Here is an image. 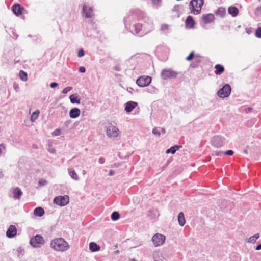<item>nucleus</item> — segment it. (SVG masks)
I'll list each match as a JSON object with an SVG mask.
<instances>
[{"mask_svg":"<svg viewBox=\"0 0 261 261\" xmlns=\"http://www.w3.org/2000/svg\"><path fill=\"white\" fill-rule=\"evenodd\" d=\"M50 247L55 251L63 252L67 250L70 246L64 239L61 238L53 240L50 243Z\"/></svg>","mask_w":261,"mask_h":261,"instance_id":"1","label":"nucleus"},{"mask_svg":"<svg viewBox=\"0 0 261 261\" xmlns=\"http://www.w3.org/2000/svg\"><path fill=\"white\" fill-rule=\"evenodd\" d=\"M203 4V0H192L190 3V6H191L190 8L191 12L194 14L197 15L199 14Z\"/></svg>","mask_w":261,"mask_h":261,"instance_id":"2","label":"nucleus"},{"mask_svg":"<svg viewBox=\"0 0 261 261\" xmlns=\"http://www.w3.org/2000/svg\"><path fill=\"white\" fill-rule=\"evenodd\" d=\"M44 243V239L40 235H36L30 240V244L34 247H40Z\"/></svg>","mask_w":261,"mask_h":261,"instance_id":"3","label":"nucleus"},{"mask_svg":"<svg viewBox=\"0 0 261 261\" xmlns=\"http://www.w3.org/2000/svg\"><path fill=\"white\" fill-rule=\"evenodd\" d=\"M151 78L149 76H142L136 81L137 84L140 87H146L150 84Z\"/></svg>","mask_w":261,"mask_h":261,"instance_id":"4","label":"nucleus"},{"mask_svg":"<svg viewBox=\"0 0 261 261\" xmlns=\"http://www.w3.org/2000/svg\"><path fill=\"white\" fill-rule=\"evenodd\" d=\"M106 133L110 138H116L119 135L120 131L116 126L110 125L107 128Z\"/></svg>","mask_w":261,"mask_h":261,"instance_id":"5","label":"nucleus"},{"mask_svg":"<svg viewBox=\"0 0 261 261\" xmlns=\"http://www.w3.org/2000/svg\"><path fill=\"white\" fill-rule=\"evenodd\" d=\"M165 240V236L160 233H156L153 236L152 238V242L155 247H158L163 244Z\"/></svg>","mask_w":261,"mask_h":261,"instance_id":"6","label":"nucleus"},{"mask_svg":"<svg viewBox=\"0 0 261 261\" xmlns=\"http://www.w3.org/2000/svg\"><path fill=\"white\" fill-rule=\"evenodd\" d=\"M177 73L171 69H164L161 72V76L164 80L175 78L177 76Z\"/></svg>","mask_w":261,"mask_h":261,"instance_id":"7","label":"nucleus"},{"mask_svg":"<svg viewBox=\"0 0 261 261\" xmlns=\"http://www.w3.org/2000/svg\"><path fill=\"white\" fill-rule=\"evenodd\" d=\"M230 86L228 84H226L218 91V95L221 98L227 97L230 94Z\"/></svg>","mask_w":261,"mask_h":261,"instance_id":"8","label":"nucleus"},{"mask_svg":"<svg viewBox=\"0 0 261 261\" xmlns=\"http://www.w3.org/2000/svg\"><path fill=\"white\" fill-rule=\"evenodd\" d=\"M54 202L56 204L60 206H64L69 202V198L68 196H59L56 197L54 199Z\"/></svg>","mask_w":261,"mask_h":261,"instance_id":"9","label":"nucleus"},{"mask_svg":"<svg viewBox=\"0 0 261 261\" xmlns=\"http://www.w3.org/2000/svg\"><path fill=\"white\" fill-rule=\"evenodd\" d=\"M215 19L214 15L211 13L203 14L201 17L202 21L205 24L213 22Z\"/></svg>","mask_w":261,"mask_h":261,"instance_id":"10","label":"nucleus"},{"mask_svg":"<svg viewBox=\"0 0 261 261\" xmlns=\"http://www.w3.org/2000/svg\"><path fill=\"white\" fill-rule=\"evenodd\" d=\"M12 9L14 13L17 16L22 14L25 11V9L18 4L14 5Z\"/></svg>","mask_w":261,"mask_h":261,"instance_id":"11","label":"nucleus"},{"mask_svg":"<svg viewBox=\"0 0 261 261\" xmlns=\"http://www.w3.org/2000/svg\"><path fill=\"white\" fill-rule=\"evenodd\" d=\"M17 234V228L16 227L13 225H11L9 226L8 229L6 232V236L8 238H13L15 237Z\"/></svg>","mask_w":261,"mask_h":261,"instance_id":"12","label":"nucleus"},{"mask_svg":"<svg viewBox=\"0 0 261 261\" xmlns=\"http://www.w3.org/2000/svg\"><path fill=\"white\" fill-rule=\"evenodd\" d=\"M83 12H84V15L85 17L86 18H90L93 15V11L92 9L90 7H89L87 6H83Z\"/></svg>","mask_w":261,"mask_h":261,"instance_id":"13","label":"nucleus"},{"mask_svg":"<svg viewBox=\"0 0 261 261\" xmlns=\"http://www.w3.org/2000/svg\"><path fill=\"white\" fill-rule=\"evenodd\" d=\"M213 145L216 148H220L223 145V142L221 138L217 136L214 137L212 141Z\"/></svg>","mask_w":261,"mask_h":261,"instance_id":"14","label":"nucleus"},{"mask_svg":"<svg viewBox=\"0 0 261 261\" xmlns=\"http://www.w3.org/2000/svg\"><path fill=\"white\" fill-rule=\"evenodd\" d=\"M186 27L189 29L192 28L195 25V21L193 17L191 16L187 17L185 21Z\"/></svg>","mask_w":261,"mask_h":261,"instance_id":"15","label":"nucleus"},{"mask_svg":"<svg viewBox=\"0 0 261 261\" xmlns=\"http://www.w3.org/2000/svg\"><path fill=\"white\" fill-rule=\"evenodd\" d=\"M137 103L134 101H129L126 103L125 110L127 112H132L137 107Z\"/></svg>","mask_w":261,"mask_h":261,"instance_id":"16","label":"nucleus"},{"mask_svg":"<svg viewBox=\"0 0 261 261\" xmlns=\"http://www.w3.org/2000/svg\"><path fill=\"white\" fill-rule=\"evenodd\" d=\"M81 111L78 108H73L70 111L69 116L71 118H76L80 114Z\"/></svg>","mask_w":261,"mask_h":261,"instance_id":"17","label":"nucleus"},{"mask_svg":"<svg viewBox=\"0 0 261 261\" xmlns=\"http://www.w3.org/2000/svg\"><path fill=\"white\" fill-rule=\"evenodd\" d=\"M12 192L13 194V197L15 199H19L21 196L22 192L20 188L16 187L12 189Z\"/></svg>","mask_w":261,"mask_h":261,"instance_id":"18","label":"nucleus"},{"mask_svg":"<svg viewBox=\"0 0 261 261\" xmlns=\"http://www.w3.org/2000/svg\"><path fill=\"white\" fill-rule=\"evenodd\" d=\"M215 69V73L216 75H221L224 71V67L220 64H216Z\"/></svg>","mask_w":261,"mask_h":261,"instance_id":"19","label":"nucleus"},{"mask_svg":"<svg viewBox=\"0 0 261 261\" xmlns=\"http://www.w3.org/2000/svg\"><path fill=\"white\" fill-rule=\"evenodd\" d=\"M228 12L232 17H235L238 15L239 10L237 7L231 6L228 8Z\"/></svg>","mask_w":261,"mask_h":261,"instance_id":"20","label":"nucleus"},{"mask_svg":"<svg viewBox=\"0 0 261 261\" xmlns=\"http://www.w3.org/2000/svg\"><path fill=\"white\" fill-rule=\"evenodd\" d=\"M89 249L91 252H96L100 250V247L94 242H91L89 244Z\"/></svg>","mask_w":261,"mask_h":261,"instance_id":"21","label":"nucleus"},{"mask_svg":"<svg viewBox=\"0 0 261 261\" xmlns=\"http://www.w3.org/2000/svg\"><path fill=\"white\" fill-rule=\"evenodd\" d=\"M181 147V146L175 145L174 146L171 147L170 148L167 149L166 151L167 154L171 153L173 154L175 153V152L178 150L179 148Z\"/></svg>","mask_w":261,"mask_h":261,"instance_id":"22","label":"nucleus"},{"mask_svg":"<svg viewBox=\"0 0 261 261\" xmlns=\"http://www.w3.org/2000/svg\"><path fill=\"white\" fill-rule=\"evenodd\" d=\"M178 221L179 224L181 226H184V224H185L186 221L184 215L182 212H180L179 213L178 216Z\"/></svg>","mask_w":261,"mask_h":261,"instance_id":"23","label":"nucleus"},{"mask_svg":"<svg viewBox=\"0 0 261 261\" xmlns=\"http://www.w3.org/2000/svg\"><path fill=\"white\" fill-rule=\"evenodd\" d=\"M34 214L36 216L41 217L44 214V210L41 207H37L34 211Z\"/></svg>","mask_w":261,"mask_h":261,"instance_id":"24","label":"nucleus"},{"mask_svg":"<svg viewBox=\"0 0 261 261\" xmlns=\"http://www.w3.org/2000/svg\"><path fill=\"white\" fill-rule=\"evenodd\" d=\"M216 14L217 16H219L221 17H223L226 14L225 9L222 7L219 8L217 9Z\"/></svg>","mask_w":261,"mask_h":261,"instance_id":"25","label":"nucleus"},{"mask_svg":"<svg viewBox=\"0 0 261 261\" xmlns=\"http://www.w3.org/2000/svg\"><path fill=\"white\" fill-rule=\"evenodd\" d=\"M40 114V111L39 110H36L35 112H34L31 117V121L32 122H35L38 118Z\"/></svg>","mask_w":261,"mask_h":261,"instance_id":"26","label":"nucleus"},{"mask_svg":"<svg viewBox=\"0 0 261 261\" xmlns=\"http://www.w3.org/2000/svg\"><path fill=\"white\" fill-rule=\"evenodd\" d=\"M70 100L71 102L72 103H80V99L75 94H72L70 96Z\"/></svg>","mask_w":261,"mask_h":261,"instance_id":"27","label":"nucleus"},{"mask_svg":"<svg viewBox=\"0 0 261 261\" xmlns=\"http://www.w3.org/2000/svg\"><path fill=\"white\" fill-rule=\"evenodd\" d=\"M19 76L20 79L23 81H27L28 80L27 73L22 70L19 72Z\"/></svg>","mask_w":261,"mask_h":261,"instance_id":"28","label":"nucleus"},{"mask_svg":"<svg viewBox=\"0 0 261 261\" xmlns=\"http://www.w3.org/2000/svg\"><path fill=\"white\" fill-rule=\"evenodd\" d=\"M135 31L136 34L139 33L142 28V25L141 23H136L134 25Z\"/></svg>","mask_w":261,"mask_h":261,"instance_id":"29","label":"nucleus"},{"mask_svg":"<svg viewBox=\"0 0 261 261\" xmlns=\"http://www.w3.org/2000/svg\"><path fill=\"white\" fill-rule=\"evenodd\" d=\"M69 173L70 175V176L74 180H78L79 177L77 175V174L75 173V172L74 170H71L69 171Z\"/></svg>","mask_w":261,"mask_h":261,"instance_id":"30","label":"nucleus"},{"mask_svg":"<svg viewBox=\"0 0 261 261\" xmlns=\"http://www.w3.org/2000/svg\"><path fill=\"white\" fill-rule=\"evenodd\" d=\"M120 215L118 212H114L111 215V218L113 220H117L119 218Z\"/></svg>","mask_w":261,"mask_h":261,"instance_id":"31","label":"nucleus"},{"mask_svg":"<svg viewBox=\"0 0 261 261\" xmlns=\"http://www.w3.org/2000/svg\"><path fill=\"white\" fill-rule=\"evenodd\" d=\"M259 238V234L257 233L252 237H251L248 240L249 242L254 243L256 240Z\"/></svg>","mask_w":261,"mask_h":261,"instance_id":"32","label":"nucleus"},{"mask_svg":"<svg viewBox=\"0 0 261 261\" xmlns=\"http://www.w3.org/2000/svg\"><path fill=\"white\" fill-rule=\"evenodd\" d=\"M151 1L153 5L155 7L160 6L161 3V0H151Z\"/></svg>","mask_w":261,"mask_h":261,"instance_id":"33","label":"nucleus"},{"mask_svg":"<svg viewBox=\"0 0 261 261\" xmlns=\"http://www.w3.org/2000/svg\"><path fill=\"white\" fill-rule=\"evenodd\" d=\"M255 35L258 38H261V28H258L255 31Z\"/></svg>","mask_w":261,"mask_h":261,"instance_id":"34","label":"nucleus"},{"mask_svg":"<svg viewBox=\"0 0 261 261\" xmlns=\"http://www.w3.org/2000/svg\"><path fill=\"white\" fill-rule=\"evenodd\" d=\"M47 184V181L43 179H41L38 182V184L39 186H43Z\"/></svg>","mask_w":261,"mask_h":261,"instance_id":"35","label":"nucleus"},{"mask_svg":"<svg viewBox=\"0 0 261 261\" xmlns=\"http://www.w3.org/2000/svg\"><path fill=\"white\" fill-rule=\"evenodd\" d=\"M61 134V130L60 129H56L53 133V136H59Z\"/></svg>","mask_w":261,"mask_h":261,"instance_id":"36","label":"nucleus"},{"mask_svg":"<svg viewBox=\"0 0 261 261\" xmlns=\"http://www.w3.org/2000/svg\"><path fill=\"white\" fill-rule=\"evenodd\" d=\"M72 89V87H66L65 88L63 91H62V93H64V94H66L68 92H69L70 91H71Z\"/></svg>","mask_w":261,"mask_h":261,"instance_id":"37","label":"nucleus"},{"mask_svg":"<svg viewBox=\"0 0 261 261\" xmlns=\"http://www.w3.org/2000/svg\"><path fill=\"white\" fill-rule=\"evenodd\" d=\"M152 133L154 135H157L158 136H160L161 134L160 130L156 127H155L153 129Z\"/></svg>","mask_w":261,"mask_h":261,"instance_id":"38","label":"nucleus"},{"mask_svg":"<svg viewBox=\"0 0 261 261\" xmlns=\"http://www.w3.org/2000/svg\"><path fill=\"white\" fill-rule=\"evenodd\" d=\"M84 51L81 49L79 50L77 56L79 57H82L84 56Z\"/></svg>","mask_w":261,"mask_h":261,"instance_id":"39","label":"nucleus"},{"mask_svg":"<svg viewBox=\"0 0 261 261\" xmlns=\"http://www.w3.org/2000/svg\"><path fill=\"white\" fill-rule=\"evenodd\" d=\"M224 153L227 155H232L233 154V151L231 150H229L225 152Z\"/></svg>","mask_w":261,"mask_h":261,"instance_id":"40","label":"nucleus"},{"mask_svg":"<svg viewBox=\"0 0 261 261\" xmlns=\"http://www.w3.org/2000/svg\"><path fill=\"white\" fill-rule=\"evenodd\" d=\"M193 56H194V53L193 52H191L189 54V55L186 58V60H188V61L191 60L193 58Z\"/></svg>","mask_w":261,"mask_h":261,"instance_id":"41","label":"nucleus"},{"mask_svg":"<svg viewBox=\"0 0 261 261\" xmlns=\"http://www.w3.org/2000/svg\"><path fill=\"white\" fill-rule=\"evenodd\" d=\"M50 87L52 88H54L55 87H57L58 86V84L56 82L51 83L50 84Z\"/></svg>","mask_w":261,"mask_h":261,"instance_id":"42","label":"nucleus"},{"mask_svg":"<svg viewBox=\"0 0 261 261\" xmlns=\"http://www.w3.org/2000/svg\"><path fill=\"white\" fill-rule=\"evenodd\" d=\"M79 71H80V72H82V73H84V72H85V67H83V66L80 67L79 68Z\"/></svg>","mask_w":261,"mask_h":261,"instance_id":"43","label":"nucleus"},{"mask_svg":"<svg viewBox=\"0 0 261 261\" xmlns=\"http://www.w3.org/2000/svg\"><path fill=\"white\" fill-rule=\"evenodd\" d=\"M223 153L221 151H217L215 152V154L217 156L221 155Z\"/></svg>","mask_w":261,"mask_h":261,"instance_id":"44","label":"nucleus"},{"mask_svg":"<svg viewBox=\"0 0 261 261\" xmlns=\"http://www.w3.org/2000/svg\"><path fill=\"white\" fill-rule=\"evenodd\" d=\"M105 160L102 158H100L99 159V162L100 164H103L104 163Z\"/></svg>","mask_w":261,"mask_h":261,"instance_id":"45","label":"nucleus"},{"mask_svg":"<svg viewBox=\"0 0 261 261\" xmlns=\"http://www.w3.org/2000/svg\"><path fill=\"white\" fill-rule=\"evenodd\" d=\"M261 249V244L258 245L257 247H256V250H259Z\"/></svg>","mask_w":261,"mask_h":261,"instance_id":"46","label":"nucleus"},{"mask_svg":"<svg viewBox=\"0 0 261 261\" xmlns=\"http://www.w3.org/2000/svg\"><path fill=\"white\" fill-rule=\"evenodd\" d=\"M109 174V175H113V171H110Z\"/></svg>","mask_w":261,"mask_h":261,"instance_id":"47","label":"nucleus"},{"mask_svg":"<svg viewBox=\"0 0 261 261\" xmlns=\"http://www.w3.org/2000/svg\"><path fill=\"white\" fill-rule=\"evenodd\" d=\"M161 130H162L163 133H165V129L164 128H162Z\"/></svg>","mask_w":261,"mask_h":261,"instance_id":"48","label":"nucleus"},{"mask_svg":"<svg viewBox=\"0 0 261 261\" xmlns=\"http://www.w3.org/2000/svg\"><path fill=\"white\" fill-rule=\"evenodd\" d=\"M248 112H251V110H252V108H249L248 109Z\"/></svg>","mask_w":261,"mask_h":261,"instance_id":"49","label":"nucleus"},{"mask_svg":"<svg viewBox=\"0 0 261 261\" xmlns=\"http://www.w3.org/2000/svg\"><path fill=\"white\" fill-rule=\"evenodd\" d=\"M14 86L15 88H17L18 87V85H14Z\"/></svg>","mask_w":261,"mask_h":261,"instance_id":"50","label":"nucleus"},{"mask_svg":"<svg viewBox=\"0 0 261 261\" xmlns=\"http://www.w3.org/2000/svg\"><path fill=\"white\" fill-rule=\"evenodd\" d=\"M130 261H136V260L134 259H132Z\"/></svg>","mask_w":261,"mask_h":261,"instance_id":"51","label":"nucleus"},{"mask_svg":"<svg viewBox=\"0 0 261 261\" xmlns=\"http://www.w3.org/2000/svg\"><path fill=\"white\" fill-rule=\"evenodd\" d=\"M258 1L259 2H260V0H258Z\"/></svg>","mask_w":261,"mask_h":261,"instance_id":"52","label":"nucleus"}]
</instances>
